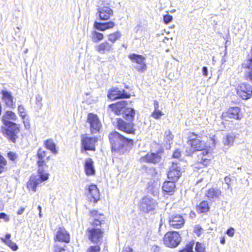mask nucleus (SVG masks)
Returning a JSON list of instances; mask_svg holds the SVG:
<instances>
[{
    "instance_id": "1",
    "label": "nucleus",
    "mask_w": 252,
    "mask_h": 252,
    "mask_svg": "<svg viewBox=\"0 0 252 252\" xmlns=\"http://www.w3.org/2000/svg\"><path fill=\"white\" fill-rule=\"evenodd\" d=\"M37 156L38 158L37 165L38 167V175H32L27 183V188L29 190L33 192L36 191V187L42 182L48 179L49 174L44 170L45 164L44 158L46 157V152L41 149L38 150Z\"/></svg>"
},
{
    "instance_id": "2",
    "label": "nucleus",
    "mask_w": 252,
    "mask_h": 252,
    "mask_svg": "<svg viewBox=\"0 0 252 252\" xmlns=\"http://www.w3.org/2000/svg\"><path fill=\"white\" fill-rule=\"evenodd\" d=\"M109 138L112 152L115 154H124L129 151L133 144V140L125 137L116 131L110 133Z\"/></svg>"
},
{
    "instance_id": "3",
    "label": "nucleus",
    "mask_w": 252,
    "mask_h": 252,
    "mask_svg": "<svg viewBox=\"0 0 252 252\" xmlns=\"http://www.w3.org/2000/svg\"><path fill=\"white\" fill-rule=\"evenodd\" d=\"M19 131V127L16 124H11V125L0 126V132L13 143L16 142Z\"/></svg>"
},
{
    "instance_id": "4",
    "label": "nucleus",
    "mask_w": 252,
    "mask_h": 252,
    "mask_svg": "<svg viewBox=\"0 0 252 252\" xmlns=\"http://www.w3.org/2000/svg\"><path fill=\"white\" fill-rule=\"evenodd\" d=\"M181 237L177 231H169L164 235L163 242L164 245L169 248H176L180 243Z\"/></svg>"
},
{
    "instance_id": "5",
    "label": "nucleus",
    "mask_w": 252,
    "mask_h": 252,
    "mask_svg": "<svg viewBox=\"0 0 252 252\" xmlns=\"http://www.w3.org/2000/svg\"><path fill=\"white\" fill-rule=\"evenodd\" d=\"M81 151L95 150V145L98 139L96 137H89L88 134H84L81 135Z\"/></svg>"
},
{
    "instance_id": "6",
    "label": "nucleus",
    "mask_w": 252,
    "mask_h": 252,
    "mask_svg": "<svg viewBox=\"0 0 252 252\" xmlns=\"http://www.w3.org/2000/svg\"><path fill=\"white\" fill-rule=\"evenodd\" d=\"M157 201L149 196L142 198L140 202L139 208L144 213H149L153 211L157 206Z\"/></svg>"
},
{
    "instance_id": "7",
    "label": "nucleus",
    "mask_w": 252,
    "mask_h": 252,
    "mask_svg": "<svg viewBox=\"0 0 252 252\" xmlns=\"http://www.w3.org/2000/svg\"><path fill=\"white\" fill-rule=\"evenodd\" d=\"M189 142L194 150L201 151V155L204 156L205 153V154L208 153V151L205 149L206 147L205 142L199 139L193 133L190 136Z\"/></svg>"
},
{
    "instance_id": "8",
    "label": "nucleus",
    "mask_w": 252,
    "mask_h": 252,
    "mask_svg": "<svg viewBox=\"0 0 252 252\" xmlns=\"http://www.w3.org/2000/svg\"><path fill=\"white\" fill-rule=\"evenodd\" d=\"M129 58L133 63H136V65L134 67L139 72H143L145 71L147 68L145 63V58L142 55L135 54L129 55Z\"/></svg>"
},
{
    "instance_id": "9",
    "label": "nucleus",
    "mask_w": 252,
    "mask_h": 252,
    "mask_svg": "<svg viewBox=\"0 0 252 252\" xmlns=\"http://www.w3.org/2000/svg\"><path fill=\"white\" fill-rule=\"evenodd\" d=\"M236 90L237 94L243 99H248L252 96V87L249 84H240L238 85Z\"/></svg>"
},
{
    "instance_id": "10",
    "label": "nucleus",
    "mask_w": 252,
    "mask_h": 252,
    "mask_svg": "<svg viewBox=\"0 0 252 252\" xmlns=\"http://www.w3.org/2000/svg\"><path fill=\"white\" fill-rule=\"evenodd\" d=\"M87 122L90 124L92 133H96L99 131L101 124L96 115L92 113L89 114Z\"/></svg>"
},
{
    "instance_id": "11",
    "label": "nucleus",
    "mask_w": 252,
    "mask_h": 252,
    "mask_svg": "<svg viewBox=\"0 0 252 252\" xmlns=\"http://www.w3.org/2000/svg\"><path fill=\"white\" fill-rule=\"evenodd\" d=\"M54 240L56 243L57 242L69 243L70 235L69 233L63 227H59L55 233Z\"/></svg>"
},
{
    "instance_id": "12",
    "label": "nucleus",
    "mask_w": 252,
    "mask_h": 252,
    "mask_svg": "<svg viewBox=\"0 0 252 252\" xmlns=\"http://www.w3.org/2000/svg\"><path fill=\"white\" fill-rule=\"evenodd\" d=\"M130 95L124 90H119L118 88H114L108 92L107 96L112 100L120 98H129Z\"/></svg>"
},
{
    "instance_id": "13",
    "label": "nucleus",
    "mask_w": 252,
    "mask_h": 252,
    "mask_svg": "<svg viewBox=\"0 0 252 252\" xmlns=\"http://www.w3.org/2000/svg\"><path fill=\"white\" fill-rule=\"evenodd\" d=\"M181 175V167L175 162H173L167 174L168 178L173 181H177Z\"/></svg>"
},
{
    "instance_id": "14",
    "label": "nucleus",
    "mask_w": 252,
    "mask_h": 252,
    "mask_svg": "<svg viewBox=\"0 0 252 252\" xmlns=\"http://www.w3.org/2000/svg\"><path fill=\"white\" fill-rule=\"evenodd\" d=\"M185 222L184 219L180 215H173L169 217V225L174 229L181 228L184 225Z\"/></svg>"
},
{
    "instance_id": "15",
    "label": "nucleus",
    "mask_w": 252,
    "mask_h": 252,
    "mask_svg": "<svg viewBox=\"0 0 252 252\" xmlns=\"http://www.w3.org/2000/svg\"><path fill=\"white\" fill-rule=\"evenodd\" d=\"M142 162H146L149 163L157 164L159 163L161 160V156L159 153H149L145 156L140 158Z\"/></svg>"
},
{
    "instance_id": "16",
    "label": "nucleus",
    "mask_w": 252,
    "mask_h": 252,
    "mask_svg": "<svg viewBox=\"0 0 252 252\" xmlns=\"http://www.w3.org/2000/svg\"><path fill=\"white\" fill-rule=\"evenodd\" d=\"M94 49L97 53L100 54H105L113 51L114 45L108 42V41H105L96 45Z\"/></svg>"
},
{
    "instance_id": "17",
    "label": "nucleus",
    "mask_w": 252,
    "mask_h": 252,
    "mask_svg": "<svg viewBox=\"0 0 252 252\" xmlns=\"http://www.w3.org/2000/svg\"><path fill=\"white\" fill-rule=\"evenodd\" d=\"M117 126L119 130L127 133H134L135 130L132 122L127 123L121 119L118 120Z\"/></svg>"
},
{
    "instance_id": "18",
    "label": "nucleus",
    "mask_w": 252,
    "mask_h": 252,
    "mask_svg": "<svg viewBox=\"0 0 252 252\" xmlns=\"http://www.w3.org/2000/svg\"><path fill=\"white\" fill-rule=\"evenodd\" d=\"M87 231L89 239L92 242L97 243L102 238V232L100 228H89Z\"/></svg>"
},
{
    "instance_id": "19",
    "label": "nucleus",
    "mask_w": 252,
    "mask_h": 252,
    "mask_svg": "<svg viewBox=\"0 0 252 252\" xmlns=\"http://www.w3.org/2000/svg\"><path fill=\"white\" fill-rule=\"evenodd\" d=\"M97 12L99 14V18L101 20H107L109 19L110 16L113 14V10L107 6L98 8L97 9Z\"/></svg>"
},
{
    "instance_id": "20",
    "label": "nucleus",
    "mask_w": 252,
    "mask_h": 252,
    "mask_svg": "<svg viewBox=\"0 0 252 252\" xmlns=\"http://www.w3.org/2000/svg\"><path fill=\"white\" fill-rule=\"evenodd\" d=\"M127 105L126 101L122 100L115 104H111L109 107L117 115L123 114L124 110L126 108Z\"/></svg>"
},
{
    "instance_id": "21",
    "label": "nucleus",
    "mask_w": 252,
    "mask_h": 252,
    "mask_svg": "<svg viewBox=\"0 0 252 252\" xmlns=\"http://www.w3.org/2000/svg\"><path fill=\"white\" fill-rule=\"evenodd\" d=\"M224 117L230 119L240 120L242 116L240 114V109L238 107H231L224 114Z\"/></svg>"
},
{
    "instance_id": "22",
    "label": "nucleus",
    "mask_w": 252,
    "mask_h": 252,
    "mask_svg": "<svg viewBox=\"0 0 252 252\" xmlns=\"http://www.w3.org/2000/svg\"><path fill=\"white\" fill-rule=\"evenodd\" d=\"M222 194L221 191L217 188H211L208 189L205 193V196L208 200L214 201L216 199L219 198Z\"/></svg>"
},
{
    "instance_id": "23",
    "label": "nucleus",
    "mask_w": 252,
    "mask_h": 252,
    "mask_svg": "<svg viewBox=\"0 0 252 252\" xmlns=\"http://www.w3.org/2000/svg\"><path fill=\"white\" fill-rule=\"evenodd\" d=\"M17 117L15 113L10 111H6L2 117V122L4 125H11V124H15L10 121H16Z\"/></svg>"
},
{
    "instance_id": "24",
    "label": "nucleus",
    "mask_w": 252,
    "mask_h": 252,
    "mask_svg": "<svg viewBox=\"0 0 252 252\" xmlns=\"http://www.w3.org/2000/svg\"><path fill=\"white\" fill-rule=\"evenodd\" d=\"M88 196L91 198V201L96 202L99 199V192L96 186L94 184L90 185L88 187Z\"/></svg>"
},
{
    "instance_id": "25",
    "label": "nucleus",
    "mask_w": 252,
    "mask_h": 252,
    "mask_svg": "<svg viewBox=\"0 0 252 252\" xmlns=\"http://www.w3.org/2000/svg\"><path fill=\"white\" fill-rule=\"evenodd\" d=\"M114 26L115 23L112 21L105 23L95 22L94 24V27L95 29L101 31H104L106 30L112 29Z\"/></svg>"
},
{
    "instance_id": "26",
    "label": "nucleus",
    "mask_w": 252,
    "mask_h": 252,
    "mask_svg": "<svg viewBox=\"0 0 252 252\" xmlns=\"http://www.w3.org/2000/svg\"><path fill=\"white\" fill-rule=\"evenodd\" d=\"M85 170L88 176L94 174L95 169L94 167V162L91 158H88L86 159L85 162Z\"/></svg>"
},
{
    "instance_id": "27",
    "label": "nucleus",
    "mask_w": 252,
    "mask_h": 252,
    "mask_svg": "<svg viewBox=\"0 0 252 252\" xmlns=\"http://www.w3.org/2000/svg\"><path fill=\"white\" fill-rule=\"evenodd\" d=\"M1 94H2V100L4 101L6 105L8 107H13V96L11 93L7 91L3 90L1 91Z\"/></svg>"
},
{
    "instance_id": "28",
    "label": "nucleus",
    "mask_w": 252,
    "mask_h": 252,
    "mask_svg": "<svg viewBox=\"0 0 252 252\" xmlns=\"http://www.w3.org/2000/svg\"><path fill=\"white\" fill-rule=\"evenodd\" d=\"M135 114V110L132 108L126 107L122 114L123 117L126 120L132 122Z\"/></svg>"
},
{
    "instance_id": "29",
    "label": "nucleus",
    "mask_w": 252,
    "mask_h": 252,
    "mask_svg": "<svg viewBox=\"0 0 252 252\" xmlns=\"http://www.w3.org/2000/svg\"><path fill=\"white\" fill-rule=\"evenodd\" d=\"M175 182L172 180L165 182L162 186L163 191L168 193L174 192L175 189Z\"/></svg>"
},
{
    "instance_id": "30",
    "label": "nucleus",
    "mask_w": 252,
    "mask_h": 252,
    "mask_svg": "<svg viewBox=\"0 0 252 252\" xmlns=\"http://www.w3.org/2000/svg\"><path fill=\"white\" fill-rule=\"evenodd\" d=\"M235 138V135L233 133H227L223 138V143L224 145L230 146L232 145L234 139Z\"/></svg>"
},
{
    "instance_id": "31",
    "label": "nucleus",
    "mask_w": 252,
    "mask_h": 252,
    "mask_svg": "<svg viewBox=\"0 0 252 252\" xmlns=\"http://www.w3.org/2000/svg\"><path fill=\"white\" fill-rule=\"evenodd\" d=\"M91 37L94 43H97L103 39L104 35L102 33L94 30L91 33Z\"/></svg>"
},
{
    "instance_id": "32",
    "label": "nucleus",
    "mask_w": 252,
    "mask_h": 252,
    "mask_svg": "<svg viewBox=\"0 0 252 252\" xmlns=\"http://www.w3.org/2000/svg\"><path fill=\"white\" fill-rule=\"evenodd\" d=\"M44 144L45 145L46 148L50 150L53 154H56L57 153V151L56 149V145L55 143L52 139H48L45 141Z\"/></svg>"
},
{
    "instance_id": "33",
    "label": "nucleus",
    "mask_w": 252,
    "mask_h": 252,
    "mask_svg": "<svg viewBox=\"0 0 252 252\" xmlns=\"http://www.w3.org/2000/svg\"><path fill=\"white\" fill-rule=\"evenodd\" d=\"M122 36L120 31H117L108 35V40L112 44H114L117 40L119 39Z\"/></svg>"
},
{
    "instance_id": "34",
    "label": "nucleus",
    "mask_w": 252,
    "mask_h": 252,
    "mask_svg": "<svg viewBox=\"0 0 252 252\" xmlns=\"http://www.w3.org/2000/svg\"><path fill=\"white\" fill-rule=\"evenodd\" d=\"M200 213H206L209 210V206L207 201H202L197 207Z\"/></svg>"
},
{
    "instance_id": "35",
    "label": "nucleus",
    "mask_w": 252,
    "mask_h": 252,
    "mask_svg": "<svg viewBox=\"0 0 252 252\" xmlns=\"http://www.w3.org/2000/svg\"><path fill=\"white\" fill-rule=\"evenodd\" d=\"M173 135L171 134L170 130H167L164 133V142L168 145H170L172 142Z\"/></svg>"
},
{
    "instance_id": "36",
    "label": "nucleus",
    "mask_w": 252,
    "mask_h": 252,
    "mask_svg": "<svg viewBox=\"0 0 252 252\" xmlns=\"http://www.w3.org/2000/svg\"><path fill=\"white\" fill-rule=\"evenodd\" d=\"M208 154L209 152H208V153L207 154H205L204 156L201 155V154L198 155L199 157L201 156V158L199 159L198 162L201 163L203 166H207L210 162V160L208 158Z\"/></svg>"
},
{
    "instance_id": "37",
    "label": "nucleus",
    "mask_w": 252,
    "mask_h": 252,
    "mask_svg": "<svg viewBox=\"0 0 252 252\" xmlns=\"http://www.w3.org/2000/svg\"><path fill=\"white\" fill-rule=\"evenodd\" d=\"M196 252H206L205 245L199 242H197L195 246Z\"/></svg>"
},
{
    "instance_id": "38",
    "label": "nucleus",
    "mask_w": 252,
    "mask_h": 252,
    "mask_svg": "<svg viewBox=\"0 0 252 252\" xmlns=\"http://www.w3.org/2000/svg\"><path fill=\"white\" fill-rule=\"evenodd\" d=\"M7 158L12 161L16 162L18 159V156L16 153L10 151L7 153Z\"/></svg>"
},
{
    "instance_id": "39",
    "label": "nucleus",
    "mask_w": 252,
    "mask_h": 252,
    "mask_svg": "<svg viewBox=\"0 0 252 252\" xmlns=\"http://www.w3.org/2000/svg\"><path fill=\"white\" fill-rule=\"evenodd\" d=\"M18 111L20 116L24 120L27 115L26 109L22 105H19L18 108Z\"/></svg>"
},
{
    "instance_id": "40",
    "label": "nucleus",
    "mask_w": 252,
    "mask_h": 252,
    "mask_svg": "<svg viewBox=\"0 0 252 252\" xmlns=\"http://www.w3.org/2000/svg\"><path fill=\"white\" fill-rule=\"evenodd\" d=\"M194 244V242H190L188 245H187L186 248L180 251V252H193V247Z\"/></svg>"
},
{
    "instance_id": "41",
    "label": "nucleus",
    "mask_w": 252,
    "mask_h": 252,
    "mask_svg": "<svg viewBox=\"0 0 252 252\" xmlns=\"http://www.w3.org/2000/svg\"><path fill=\"white\" fill-rule=\"evenodd\" d=\"M90 214L91 216L94 218L95 219H104V217L103 214L99 213L96 210H92L90 212Z\"/></svg>"
},
{
    "instance_id": "42",
    "label": "nucleus",
    "mask_w": 252,
    "mask_h": 252,
    "mask_svg": "<svg viewBox=\"0 0 252 252\" xmlns=\"http://www.w3.org/2000/svg\"><path fill=\"white\" fill-rule=\"evenodd\" d=\"M231 178L229 176H226L224 179V183L226 185V187H224L225 190L230 189L231 191L232 190V188L231 186Z\"/></svg>"
},
{
    "instance_id": "43",
    "label": "nucleus",
    "mask_w": 252,
    "mask_h": 252,
    "mask_svg": "<svg viewBox=\"0 0 252 252\" xmlns=\"http://www.w3.org/2000/svg\"><path fill=\"white\" fill-rule=\"evenodd\" d=\"M163 115L164 114L161 111L159 110H157L153 111L151 114V116L155 119H159L160 117Z\"/></svg>"
},
{
    "instance_id": "44",
    "label": "nucleus",
    "mask_w": 252,
    "mask_h": 252,
    "mask_svg": "<svg viewBox=\"0 0 252 252\" xmlns=\"http://www.w3.org/2000/svg\"><path fill=\"white\" fill-rule=\"evenodd\" d=\"M6 164L7 161L5 158L0 154V173L3 171L4 166H5Z\"/></svg>"
},
{
    "instance_id": "45",
    "label": "nucleus",
    "mask_w": 252,
    "mask_h": 252,
    "mask_svg": "<svg viewBox=\"0 0 252 252\" xmlns=\"http://www.w3.org/2000/svg\"><path fill=\"white\" fill-rule=\"evenodd\" d=\"M5 243L13 251H16L18 249V246L16 243L12 242L10 240L5 241Z\"/></svg>"
},
{
    "instance_id": "46",
    "label": "nucleus",
    "mask_w": 252,
    "mask_h": 252,
    "mask_svg": "<svg viewBox=\"0 0 252 252\" xmlns=\"http://www.w3.org/2000/svg\"><path fill=\"white\" fill-rule=\"evenodd\" d=\"M181 157V151L179 149H176L172 155V157L175 158L179 159Z\"/></svg>"
},
{
    "instance_id": "47",
    "label": "nucleus",
    "mask_w": 252,
    "mask_h": 252,
    "mask_svg": "<svg viewBox=\"0 0 252 252\" xmlns=\"http://www.w3.org/2000/svg\"><path fill=\"white\" fill-rule=\"evenodd\" d=\"M54 252H65V249L63 247L60 246L56 243L54 246Z\"/></svg>"
},
{
    "instance_id": "48",
    "label": "nucleus",
    "mask_w": 252,
    "mask_h": 252,
    "mask_svg": "<svg viewBox=\"0 0 252 252\" xmlns=\"http://www.w3.org/2000/svg\"><path fill=\"white\" fill-rule=\"evenodd\" d=\"M104 220L103 219H94L93 222L92 223V225L93 226H97L98 225H100L102 223V221H104Z\"/></svg>"
},
{
    "instance_id": "49",
    "label": "nucleus",
    "mask_w": 252,
    "mask_h": 252,
    "mask_svg": "<svg viewBox=\"0 0 252 252\" xmlns=\"http://www.w3.org/2000/svg\"><path fill=\"white\" fill-rule=\"evenodd\" d=\"M100 248L98 246H91L88 250L87 252H99Z\"/></svg>"
},
{
    "instance_id": "50",
    "label": "nucleus",
    "mask_w": 252,
    "mask_h": 252,
    "mask_svg": "<svg viewBox=\"0 0 252 252\" xmlns=\"http://www.w3.org/2000/svg\"><path fill=\"white\" fill-rule=\"evenodd\" d=\"M202 228L199 225H196L194 227V232L197 236H200L201 234V230Z\"/></svg>"
},
{
    "instance_id": "51",
    "label": "nucleus",
    "mask_w": 252,
    "mask_h": 252,
    "mask_svg": "<svg viewBox=\"0 0 252 252\" xmlns=\"http://www.w3.org/2000/svg\"><path fill=\"white\" fill-rule=\"evenodd\" d=\"M173 19V17L171 15L167 14L163 16V21L166 24H168Z\"/></svg>"
},
{
    "instance_id": "52",
    "label": "nucleus",
    "mask_w": 252,
    "mask_h": 252,
    "mask_svg": "<svg viewBox=\"0 0 252 252\" xmlns=\"http://www.w3.org/2000/svg\"><path fill=\"white\" fill-rule=\"evenodd\" d=\"M235 230L233 227H230L227 229L226 234L230 237H233L234 235Z\"/></svg>"
},
{
    "instance_id": "53",
    "label": "nucleus",
    "mask_w": 252,
    "mask_h": 252,
    "mask_svg": "<svg viewBox=\"0 0 252 252\" xmlns=\"http://www.w3.org/2000/svg\"><path fill=\"white\" fill-rule=\"evenodd\" d=\"M203 74L205 76L207 77L208 75V68L206 66H204L202 68Z\"/></svg>"
},
{
    "instance_id": "54",
    "label": "nucleus",
    "mask_w": 252,
    "mask_h": 252,
    "mask_svg": "<svg viewBox=\"0 0 252 252\" xmlns=\"http://www.w3.org/2000/svg\"><path fill=\"white\" fill-rule=\"evenodd\" d=\"M122 252H132V249L130 247L126 246L124 248Z\"/></svg>"
},
{
    "instance_id": "55",
    "label": "nucleus",
    "mask_w": 252,
    "mask_h": 252,
    "mask_svg": "<svg viewBox=\"0 0 252 252\" xmlns=\"http://www.w3.org/2000/svg\"><path fill=\"white\" fill-rule=\"evenodd\" d=\"M154 109H155L154 110H159L158 109L159 104H158V100H155L154 101Z\"/></svg>"
},
{
    "instance_id": "56",
    "label": "nucleus",
    "mask_w": 252,
    "mask_h": 252,
    "mask_svg": "<svg viewBox=\"0 0 252 252\" xmlns=\"http://www.w3.org/2000/svg\"><path fill=\"white\" fill-rule=\"evenodd\" d=\"M25 210V208L24 207H22L17 212V214L18 215H21L23 213L24 211Z\"/></svg>"
},
{
    "instance_id": "57",
    "label": "nucleus",
    "mask_w": 252,
    "mask_h": 252,
    "mask_svg": "<svg viewBox=\"0 0 252 252\" xmlns=\"http://www.w3.org/2000/svg\"><path fill=\"white\" fill-rule=\"evenodd\" d=\"M24 124L26 129H29L30 127V124L29 122L24 121Z\"/></svg>"
},
{
    "instance_id": "58",
    "label": "nucleus",
    "mask_w": 252,
    "mask_h": 252,
    "mask_svg": "<svg viewBox=\"0 0 252 252\" xmlns=\"http://www.w3.org/2000/svg\"><path fill=\"white\" fill-rule=\"evenodd\" d=\"M42 100V97L38 94L36 96V102H39L41 101Z\"/></svg>"
},
{
    "instance_id": "59",
    "label": "nucleus",
    "mask_w": 252,
    "mask_h": 252,
    "mask_svg": "<svg viewBox=\"0 0 252 252\" xmlns=\"http://www.w3.org/2000/svg\"><path fill=\"white\" fill-rule=\"evenodd\" d=\"M11 237V235L10 234H6L5 235V239L4 240V242L7 241L8 240H10V238Z\"/></svg>"
},
{
    "instance_id": "60",
    "label": "nucleus",
    "mask_w": 252,
    "mask_h": 252,
    "mask_svg": "<svg viewBox=\"0 0 252 252\" xmlns=\"http://www.w3.org/2000/svg\"><path fill=\"white\" fill-rule=\"evenodd\" d=\"M6 216V214L4 213H0V218L4 219Z\"/></svg>"
},
{
    "instance_id": "61",
    "label": "nucleus",
    "mask_w": 252,
    "mask_h": 252,
    "mask_svg": "<svg viewBox=\"0 0 252 252\" xmlns=\"http://www.w3.org/2000/svg\"><path fill=\"white\" fill-rule=\"evenodd\" d=\"M220 242L221 244H224L225 243V240L224 237H221L220 239Z\"/></svg>"
},
{
    "instance_id": "62",
    "label": "nucleus",
    "mask_w": 252,
    "mask_h": 252,
    "mask_svg": "<svg viewBox=\"0 0 252 252\" xmlns=\"http://www.w3.org/2000/svg\"><path fill=\"white\" fill-rule=\"evenodd\" d=\"M38 210L39 211V215L40 217H41V206H38Z\"/></svg>"
},
{
    "instance_id": "63",
    "label": "nucleus",
    "mask_w": 252,
    "mask_h": 252,
    "mask_svg": "<svg viewBox=\"0 0 252 252\" xmlns=\"http://www.w3.org/2000/svg\"><path fill=\"white\" fill-rule=\"evenodd\" d=\"M158 191H154V195H157L158 194Z\"/></svg>"
},
{
    "instance_id": "64",
    "label": "nucleus",
    "mask_w": 252,
    "mask_h": 252,
    "mask_svg": "<svg viewBox=\"0 0 252 252\" xmlns=\"http://www.w3.org/2000/svg\"><path fill=\"white\" fill-rule=\"evenodd\" d=\"M165 40H168V38H166V37H165Z\"/></svg>"
}]
</instances>
